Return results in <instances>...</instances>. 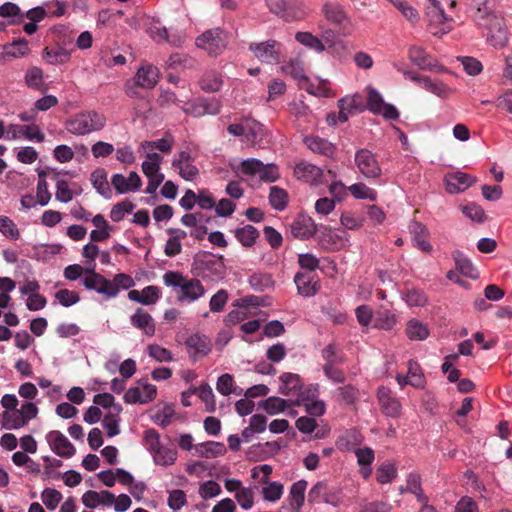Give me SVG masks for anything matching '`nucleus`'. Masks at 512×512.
Returning <instances> with one entry per match:
<instances>
[{
  "label": "nucleus",
  "instance_id": "29",
  "mask_svg": "<svg viewBox=\"0 0 512 512\" xmlns=\"http://www.w3.org/2000/svg\"><path fill=\"white\" fill-rule=\"evenodd\" d=\"M145 160L141 164L143 174L147 179H165L160 172L163 157L158 153H145Z\"/></svg>",
  "mask_w": 512,
  "mask_h": 512
},
{
  "label": "nucleus",
  "instance_id": "21",
  "mask_svg": "<svg viewBox=\"0 0 512 512\" xmlns=\"http://www.w3.org/2000/svg\"><path fill=\"white\" fill-rule=\"evenodd\" d=\"M290 232L295 238L308 239L316 233V224L310 216L300 214L292 222Z\"/></svg>",
  "mask_w": 512,
  "mask_h": 512
},
{
  "label": "nucleus",
  "instance_id": "7",
  "mask_svg": "<svg viewBox=\"0 0 512 512\" xmlns=\"http://www.w3.org/2000/svg\"><path fill=\"white\" fill-rule=\"evenodd\" d=\"M355 165L366 179H376L382 174L381 166L370 150L362 148L355 153Z\"/></svg>",
  "mask_w": 512,
  "mask_h": 512
},
{
  "label": "nucleus",
  "instance_id": "14",
  "mask_svg": "<svg viewBox=\"0 0 512 512\" xmlns=\"http://www.w3.org/2000/svg\"><path fill=\"white\" fill-rule=\"evenodd\" d=\"M46 441L48 442L51 450L60 457H72L76 449L69 439L60 431L53 430L46 434Z\"/></svg>",
  "mask_w": 512,
  "mask_h": 512
},
{
  "label": "nucleus",
  "instance_id": "27",
  "mask_svg": "<svg viewBox=\"0 0 512 512\" xmlns=\"http://www.w3.org/2000/svg\"><path fill=\"white\" fill-rule=\"evenodd\" d=\"M299 294L310 297L319 289L318 278L311 273L298 272L294 277Z\"/></svg>",
  "mask_w": 512,
  "mask_h": 512
},
{
  "label": "nucleus",
  "instance_id": "34",
  "mask_svg": "<svg viewBox=\"0 0 512 512\" xmlns=\"http://www.w3.org/2000/svg\"><path fill=\"white\" fill-rule=\"evenodd\" d=\"M452 258L455 261L456 269L464 276L476 279L479 273L476 267L473 265L470 259H468L464 253L460 250L452 252Z\"/></svg>",
  "mask_w": 512,
  "mask_h": 512
},
{
  "label": "nucleus",
  "instance_id": "8",
  "mask_svg": "<svg viewBox=\"0 0 512 512\" xmlns=\"http://www.w3.org/2000/svg\"><path fill=\"white\" fill-rule=\"evenodd\" d=\"M322 13L329 23L341 28V33L343 35L351 34L353 30L352 23L341 5L326 2L322 6Z\"/></svg>",
  "mask_w": 512,
  "mask_h": 512
},
{
  "label": "nucleus",
  "instance_id": "3",
  "mask_svg": "<svg viewBox=\"0 0 512 512\" xmlns=\"http://www.w3.org/2000/svg\"><path fill=\"white\" fill-rule=\"evenodd\" d=\"M38 407L33 402H25L18 409L4 411L1 414V425L8 430L19 429L37 417Z\"/></svg>",
  "mask_w": 512,
  "mask_h": 512
},
{
  "label": "nucleus",
  "instance_id": "13",
  "mask_svg": "<svg viewBox=\"0 0 512 512\" xmlns=\"http://www.w3.org/2000/svg\"><path fill=\"white\" fill-rule=\"evenodd\" d=\"M320 242L328 250L338 251L349 242V234L345 230L325 226L320 232Z\"/></svg>",
  "mask_w": 512,
  "mask_h": 512
},
{
  "label": "nucleus",
  "instance_id": "58",
  "mask_svg": "<svg viewBox=\"0 0 512 512\" xmlns=\"http://www.w3.org/2000/svg\"><path fill=\"white\" fill-rule=\"evenodd\" d=\"M403 299L410 307H423L428 302L426 294L415 288L408 290L403 296Z\"/></svg>",
  "mask_w": 512,
  "mask_h": 512
},
{
  "label": "nucleus",
  "instance_id": "9",
  "mask_svg": "<svg viewBox=\"0 0 512 512\" xmlns=\"http://www.w3.org/2000/svg\"><path fill=\"white\" fill-rule=\"evenodd\" d=\"M195 44L211 55L220 54L226 47L223 31L219 28L205 31L196 39Z\"/></svg>",
  "mask_w": 512,
  "mask_h": 512
},
{
  "label": "nucleus",
  "instance_id": "17",
  "mask_svg": "<svg viewBox=\"0 0 512 512\" xmlns=\"http://www.w3.org/2000/svg\"><path fill=\"white\" fill-rule=\"evenodd\" d=\"M111 185L118 194H126L138 191L142 186V180L139 174L135 171H131L128 177L117 173L112 176Z\"/></svg>",
  "mask_w": 512,
  "mask_h": 512
},
{
  "label": "nucleus",
  "instance_id": "41",
  "mask_svg": "<svg viewBox=\"0 0 512 512\" xmlns=\"http://www.w3.org/2000/svg\"><path fill=\"white\" fill-rule=\"evenodd\" d=\"M200 87L207 93L217 92L223 86V78L216 71H208L203 74L199 81Z\"/></svg>",
  "mask_w": 512,
  "mask_h": 512
},
{
  "label": "nucleus",
  "instance_id": "11",
  "mask_svg": "<svg viewBox=\"0 0 512 512\" xmlns=\"http://www.w3.org/2000/svg\"><path fill=\"white\" fill-rule=\"evenodd\" d=\"M250 50L253 51L255 57L264 63H277L280 61L282 44L275 40L251 44Z\"/></svg>",
  "mask_w": 512,
  "mask_h": 512
},
{
  "label": "nucleus",
  "instance_id": "6",
  "mask_svg": "<svg viewBox=\"0 0 512 512\" xmlns=\"http://www.w3.org/2000/svg\"><path fill=\"white\" fill-rule=\"evenodd\" d=\"M96 264L92 267H86L85 277L83 278V285L88 290H95L99 294L104 295L107 298H114L117 296V291L114 285H111V281L106 279L99 273L95 272Z\"/></svg>",
  "mask_w": 512,
  "mask_h": 512
},
{
  "label": "nucleus",
  "instance_id": "59",
  "mask_svg": "<svg viewBox=\"0 0 512 512\" xmlns=\"http://www.w3.org/2000/svg\"><path fill=\"white\" fill-rule=\"evenodd\" d=\"M63 496L61 492L53 488H46L41 493V500L47 509L53 511L61 502Z\"/></svg>",
  "mask_w": 512,
  "mask_h": 512
},
{
  "label": "nucleus",
  "instance_id": "26",
  "mask_svg": "<svg viewBox=\"0 0 512 512\" xmlns=\"http://www.w3.org/2000/svg\"><path fill=\"white\" fill-rule=\"evenodd\" d=\"M409 58L420 69L446 72V69L443 66L438 65L436 62H433L421 47H411L409 49Z\"/></svg>",
  "mask_w": 512,
  "mask_h": 512
},
{
  "label": "nucleus",
  "instance_id": "12",
  "mask_svg": "<svg viewBox=\"0 0 512 512\" xmlns=\"http://www.w3.org/2000/svg\"><path fill=\"white\" fill-rule=\"evenodd\" d=\"M367 105L370 111L387 119H397L399 116L397 109L385 103L380 93L372 87H367Z\"/></svg>",
  "mask_w": 512,
  "mask_h": 512
},
{
  "label": "nucleus",
  "instance_id": "39",
  "mask_svg": "<svg viewBox=\"0 0 512 512\" xmlns=\"http://www.w3.org/2000/svg\"><path fill=\"white\" fill-rule=\"evenodd\" d=\"M421 87L441 98H448L454 90L441 80H433L429 77L421 79Z\"/></svg>",
  "mask_w": 512,
  "mask_h": 512
},
{
  "label": "nucleus",
  "instance_id": "45",
  "mask_svg": "<svg viewBox=\"0 0 512 512\" xmlns=\"http://www.w3.org/2000/svg\"><path fill=\"white\" fill-rule=\"evenodd\" d=\"M196 455L205 458H214L225 452L224 444L220 442L208 441L195 446Z\"/></svg>",
  "mask_w": 512,
  "mask_h": 512
},
{
  "label": "nucleus",
  "instance_id": "55",
  "mask_svg": "<svg viewBox=\"0 0 512 512\" xmlns=\"http://www.w3.org/2000/svg\"><path fill=\"white\" fill-rule=\"evenodd\" d=\"M154 462L161 466H170L177 459V451L173 448L163 446L155 454H153Z\"/></svg>",
  "mask_w": 512,
  "mask_h": 512
},
{
  "label": "nucleus",
  "instance_id": "28",
  "mask_svg": "<svg viewBox=\"0 0 512 512\" xmlns=\"http://www.w3.org/2000/svg\"><path fill=\"white\" fill-rule=\"evenodd\" d=\"M131 324L141 330L146 336L152 337L155 334L156 326L152 316L142 308H137L130 317Z\"/></svg>",
  "mask_w": 512,
  "mask_h": 512
},
{
  "label": "nucleus",
  "instance_id": "63",
  "mask_svg": "<svg viewBox=\"0 0 512 512\" xmlns=\"http://www.w3.org/2000/svg\"><path fill=\"white\" fill-rule=\"evenodd\" d=\"M0 232L11 240H18L20 232L16 224L7 216H0Z\"/></svg>",
  "mask_w": 512,
  "mask_h": 512
},
{
  "label": "nucleus",
  "instance_id": "5",
  "mask_svg": "<svg viewBox=\"0 0 512 512\" xmlns=\"http://www.w3.org/2000/svg\"><path fill=\"white\" fill-rule=\"evenodd\" d=\"M227 130L233 136L243 137L251 146H255L263 137V126L251 118H242L239 122L230 124Z\"/></svg>",
  "mask_w": 512,
  "mask_h": 512
},
{
  "label": "nucleus",
  "instance_id": "1",
  "mask_svg": "<svg viewBox=\"0 0 512 512\" xmlns=\"http://www.w3.org/2000/svg\"><path fill=\"white\" fill-rule=\"evenodd\" d=\"M163 281L165 285L176 289L177 300L181 303H192L205 294V288L200 280L184 277L178 272H166Z\"/></svg>",
  "mask_w": 512,
  "mask_h": 512
},
{
  "label": "nucleus",
  "instance_id": "56",
  "mask_svg": "<svg viewBox=\"0 0 512 512\" xmlns=\"http://www.w3.org/2000/svg\"><path fill=\"white\" fill-rule=\"evenodd\" d=\"M300 88L306 90L309 94L318 97L333 96L332 90L328 86L327 81H320L317 85H315L311 83L310 79L308 78V83L302 84Z\"/></svg>",
  "mask_w": 512,
  "mask_h": 512
},
{
  "label": "nucleus",
  "instance_id": "50",
  "mask_svg": "<svg viewBox=\"0 0 512 512\" xmlns=\"http://www.w3.org/2000/svg\"><path fill=\"white\" fill-rule=\"evenodd\" d=\"M295 39L300 44L315 50L318 53H322L325 50L323 42L310 32H297Z\"/></svg>",
  "mask_w": 512,
  "mask_h": 512
},
{
  "label": "nucleus",
  "instance_id": "4",
  "mask_svg": "<svg viewBox=\"0 0 512 512\" xmlns=\"http://www.w3.org/2000/svg\"><path fill=\"white\" fill-rule=\"evenodd\" d=\"M426 18L428 28L434 36L441 37L452 29V18L448 17L437 0H428Z\"/></svg>",
  "mask_w": 512,
  "mask_h": 512
},
{
  "label": "nucleus",
  "instance_id": "44",
  "mask_svg": "<svg viewBox=\"0 0 512 512\" xmlns=\"http://www.w3.org/2000/svg\"><path fill=\"white\" fill-rule=\"evenodd\" d=\"M57 175L58 174H55L54 177L56 180L55 198L61 203H68L73 200L75 195L80 194V192H76L66 180L58 178Z\"/></svg>",
  "mask_w": 512,
  "mask_h": 512
},
{
  "label": "nucleus",
  "instance_id": "46",
  "mask_svg": "<svg viewBox=\"0 0 512 512\" xmlns=\"http://www.w3.org/2000/svg\"><path fill=\"white\" fill-rule=\"evenodd\" d=\"M489 0H474L473 8L475 9L472 17L474 22L478 26L486 25V22L490 20V17L496 16L493 14L488 7Z\"/></svg>",
  "mask_w": 512,
  "mask_h": 512
},
{
  "label": "nucleus",
  "instance_id": "40",
  "mask_svg": "<svg viewBox=\"0 0 512 512\" xmlns=\"http://www.w3.org/2000/svg\"><path fill=\"white\" fill-rule=\"evenodd\" d=\"M91 182L100 195L105 198L111 197L112 191L107 180V172L103 168H98L91 174Z\"/></svg>",
  "mask_w": 512,
  "mask_h": 512
},
{
  "label": "nucleus",
  "instance_id": "33",
  "mask_svg": "<svg viewBox=\"0 0 512 512\" xmlns=\"http://www.w3.org/2000/svg\"><path fill=\"white\" fill-rule=\"evenodd\" d=\"M304 143L312 152L326 157H332L335 153V146L328 140L318 136H308L304 139Z\"/></svg>",
  "mask_w": 512,
  "mask_h": 512
},
{
  "label": "nucleus",
  "instance_id": "52",
  "mask_svg": "<svg viewBox=\"0 0 512 512\" xmlns=\"http://www.w3.org/2000/svg\"><path fill=\"white\" fill-rule=\"evenodd\" d=\"M308 8L302 0H288V12L284 18L300 20L306 17Z\"/></svg>",
  "mask_w": 512,
  "mask_h": 512
},
{
  "label": "nucleus",
  "instance_id": "36",
  "mask_svg": "<svg viewBox=\"0 0 512 512\" xmlns=\"http://www.w3.org/2000/svg\"><path fill=\"white\" fill-rule=\"evenodd\" d=\"M174 145V139L171 135H167L155 141H143L140 144L139 150L144 153H156L154 150H159L163 153H169Z\"/></svg>",
  "mask_w": 512,
  "mask_h": 512
},
{
  "label": "nucleus",
  "instance_id": "47",
  "mask_svg": "<svg viewBox=\"0 0 512 512\" xmlns=\"http://www.w3.org/2000/svg\"><path fill=\"white\" fill-rule=\"evenodd\" d=\"M406 335L410 340L422 341L429 336V329L417 319H411L406 325Z\"/></svg>",
  "mask_w": 512,
  "mask_h": 512
},
{
  "label": "nucleus",
  "instance_id": "51",
  "mask_svg": "<svg viewBox=\"0 0 512 512\" xmlns=\"http://www.w3.org/2000/svg\"><path fill=\"white\" fill-rule=\"evenodd\" d=\"M410 228L412 233L415 235L414 240L416 242L417 247L425 252L431 251L432 247L430 243L427 241V229L418 222H414Z\"/></svg>",
  "mask_w": 512,
  "mask_h": 512
},
{
  "label": "nucleus",
  "instance_id": "64",
  "mask_svg": "<svg viewBox=\"0 0 512 512\" xmlns=\"http://www.w3.org/2000/svg\"><path fill=\"white\" fill-rule=\"evenodd\" d=\"M134 204L131 201L124 200L120 203L114 205L110 211V218L114 222L121 221L126 214H129L133 211Z\"/></svg>",
  "mask_w": 512,
  "mask_h": 512
},
{
  "label": "nucleus",
  "instance_id": "38",
  "mask_svg": "<svg viewBox=\"0 0 512 512\" xmlns=\"http://www.w3.org/2000/svg\"><path fill=\"white\" fill-rule=\"evenodd\" d=\"M295 406H303L308 414L314 417L322 416L325 413V404L321 400L313 399L306 393L303 397L293 401Z\"/></svg>",
  "mask_w": 512,
  "mask_h": 512
},
{
  "label": "nucleus",
  "instance_id": "62",
  "mask_svg": "<svg viewBox=\"0 0 512 512\" xmlns=\"http://www.w3.org/2000/svg\"><path fill=\"white\" fill-rule=\"evenodd\" d=\"M175 415V411L170 405H164L162 408L158 409L157 412L153 415V421L161 426L166 427L171 424Z\"/></svg>",
  "mask_w": 512,
  "mask_h": 512
},
{
  "label": "nucleus",
  "instance_id": "54",
  "mask_svg": "<svg viewBox=\"0 0 512 512\" xmlns=\"http://www.w3.org/2000/svg\"><path fill=\"white\" fill-rule=\"evenodd\" d=\"M198 397L205 404L206 412L213 413L216 410L215 395H214L213 390L209 384L203 383L200 385Z\"/></svg>",
  "mask_w": 512,
  "mask_h": 512
},
{
  "label": "nucleus",
  "instance_id": "16",
  "mask_svg": "<svg viewBox=\"0 0 512 512\" xmlns=\"http://www.w3.org/2000/svg\"><path fill=\"white\" fill-rule=\"evenodd\" d=\"M279 380L281 382L279 393L288 396L289 399L298 400V398L303 397L306 394L298 374L283 373L279 377Z\"/></svg>",
  "mask_w": 512,
  "mask_h": 512
},
{
  "label": "nucleus",
  "instance_id": "57",
  "mask_svg": "<svg viewBox=\"0 0 512 512\" xmlns=\"http://www.w3.org/2000/svg\"><path fill=\"white\" fill-rule=\"evenodd\" d=\"M257 229L252 225H246L242 228H239L235 231L236 238L244 245V246H252L255 240L258 237Z\"/></svg>",
  "mask_w": 512,
  "mask_h": 512
},
{
  "label": "nucleus",
  "instance_id": "32",
  "mask_svg": "<svg viewBox=\"0 0 512 512\" xmlns=\"http://www.w3.org/2000/svg\"><path fill=\"white\" fill-rule=\"evenodd\" d=\"M306 488L307 482L305 480L297 481L291 486L289 493V512H301V507L304 504Z\"/></svg>",
  "mask_w": 512,
  "mask_h": 512
},
{
  "label": "nucleus",
  "instance_id": "24",
  "mask_svg": "<svg viewBox=\"0 0 512 512\" xmlns=\"http://www.w3.org/2000/svg\"><path fill=\"white\" fill-rule=\"evenodd\" d=\"M82 503L89 509H94L100 505L110 507L114 503V494L108 490L100 492L88 490L82 495Z\"/></svg>",
  "mask_w": 512,
  "mask_h": 512
},
{
  "label": "nucleus",
  "instance_id": "22",
  "mask_svg": "<svg viewBox=\"0 0 512 512\" xmlns=\"http://www.w3.org/2000/svg\"><path fill=\"white\" fill-rule=\"evenodd\" d=\"M280 71L287 76L298 82L299 87L302 84L308 83V76L304 68V61L299 57H294L288 61H284L280 66Z\"/></svg>",
  "mask_w": 512,
  "mask_h": 512
},
{
  "label": "nucleus",
  "instance_id": "2",
  "mask_svg": "<svg viewBox=\"0 0 512 512\" xmlns=\"http://www.w3.org/2000/svg\"><path fill=\"white\" fill-rule=\"evenodd\" d=\"M107 123L104 113L97 110L81 111L65 122V128L73 135L83 136L101 131Z\"/></svg>",
  "mask_w": 512,
  "mask_h": 512
},
{
  "label": "nucleus",
  "instance_id": "43",
  "mask_svg": "<svg viewBox=\"0 0 512 512\" xmlns=\"http://www.w3.org/2000/svg\"><path fill=\"white\" fill-rule=\"evenodd\" d=\"M293 399H282L279 397H269L263 401V409L270 415H276L280 412L285 411L287 408L295 406Z\"/></svg>",
  "mask_w": 512,
  "mask_h": 512
},
{
  "label": "nucleus",
  "instance_id": "10",
  "mask_svg": "<svg viewBox=\"0 0 512 512\" xmlns=\"http://www.w3.org/2000/svg\"><path fill=\"white\" fill-rule=\"evenodd\" d=\"M157 395L156 386L147 382H138L130 387L124 394V401L128 404H147L153 401Z\"/></svg>",
  "mask_w": 512,
  "mask_h": 512
},
{
  "label": "nucleus",
  "instance_id": "37",
  "mask_svg": "<svg viewBox=\"0 0 512 512\" xmlns=\"http://www.w3.org/2000/svg\"><path fill=\"white\" fill-rule=\"evenodd\" d=\"M333 495L328 492V487L324 482H317L308 493V501L310 503L324 502L336 505Z\"/></svg>",
  "mask_w": 512,
  "mask_h": 512
},
{
  "label": "nucleus",
  "instance_id": "48",
  "mask_svg": "<svg viewBox=\"0 0 512 512\" xmlns=\"http://www.w3.org/2000/svg\"><path fill=\"white\" fill-rule=\"evenodd\" d=\"M217 391L224 395L228 396L230 394L240 395L242 393V389L237 388L234 385V379L231 374L225 373L218 377L216 382Z\"/></svg>",
  "mask_w": 512,
  "mask_h": 512
},
{
  "label": "nucleus",
  "instance_id": "25",
  "mask_svg": "<svg viewBox=\"0 0 512 512\" xmlns=\"http://www.w3.org/2000/svg\"><path fill=\"white\" fill-rule=\"evenodd\" d=\"M294 175L297 179L306 183L317 185L321 182L323 176L322 170L305 161L298 163L294 168Z\"/></svg>",
  "mask_w": 512,
  "mask_h": 512
},
{
  "label": "nucleus",
  "instance_id": "23",
  "mask_svg": "<svg viewBox=\"0 0 512 512\" xmlns=\"http://www.w3.org/2000/svg\"><path fill=\"white\" fill-rule=\"evenodd\" d=\"M135 84L144 89H152L160 79L157 67L151 64L142 65L135 74Z\"/></svg>",
  "mask_w": 512,
  "mask_h": 512
},
{
  "label": "nucleus",
  "instance_id": "49",
  "mask_svg": "<svg viewBox=\"0 0 512 512\" xmlns=\"http://www.w3.org/2000/svg\"><path fill=\"white\" fill-rule=\"evenodd\" d=\"M407 378L409 385L415 388H424L426 379L420 365L416 361L410 360L408 362Z\"/></svg>",
  "mask_w": 512,
  "mask_h": 512
},
{
  "label": "nucleus",
  "instance_id": "30",
  "mask_svg": "<svg viewBox=\"0 0 512 512\" xmlns=\"http://www.w3.org/2000/svg\"><path fill=\"white\" fill-rule=\"evenodd\" d=\"M160 297V290L157 286H147L142 291L130 290L128 292V298L131 301L140 303L142 305H153Z\"/></svg>",
  "mask_w": 512,
  "mask_h": 512
},
{
  "label": "nucleus",
  "instance_id": "31",
  "mask_svg": "<svg viewBox=\"0 0 512 512\" xmlns=\"http://www.w3.org/2000/svg\"><path fill=\"white\" fill-rule=\"evenodd\" d=\"M122 407H113L112 411H106L102 417V426L108 437H115L120 433Z\"/></svg>",
  "mask_w": 512,
  "mask_h": 512
},
{
  "label": "nucleus",
  "instance_id": "19",
  "mask_svg": "<svg viewBox=\"0 0 512 512\" xmlns=\"http://www.w3.org/2000/svg\"><path fill=\"white\" fill-rule=\"evenodd\" d=\"M377 397L384 414L393 418L400 416L402 410L401 403L396 397L392 396V392L389 388L380 387Z\"/></svg>",
  "mask_w": 512,
  "mask_h": 512
},
{
  "label": "nucleus",
  "instance_id": "61",
  "mask_svg": "<svg viewBox=\"0 0 512 512\" xmlns=\"http://www.w3.org/2000/svg\"><path fill=\"white\" fill-rule=\"evenodd\" d=\"M269 201L273 208L283 210L287 205L286 191L277 186H273L270 189Z\"/></svg>",
  "mask_w": 512,
  "mask_h": 512
},
{
  "label": "nucleus",
  "instance_id": "42",
  "mask_svg": "<svg viewBox=\"0 0 512 512\" xmlns=\"http://www.w3.org/2000/svg\"><path fill=\"white\" fill-rule=\"evenodd\" d=\"M24 81L29 88L40 92L47 90V85L43 79V71L39 67L34 66L29 68L25 73Z\"/></svg>",
  "mask_w": 512,
  "mask_h": 512
},
{
  "label": "nucleus",
  "instance_id": "35",
  "mask_svg": "<svg viewBox=\"0 0 512 512\" xmlns=\"http://www.w3.org/2000/svg\"><path fill=\"white\" fill-rule=\"evenodd\" d=\"M262 304L261 299L257 296H246L237 301L236 306H238L237 310H233L229 313V319L231 321H241L247 316V308L249 307H258Z\"/></svg>",
  "mask_w": 512,
  "mask_h": 512
},
{
  "label": "nucleus",
  "instance_id": "20",
  "mask_svg": "<svg viewBox=\"0 0 512 512\" xmlns=\"http://www.w3.org/2000/svg\"><path fill=\"white\" fill-rule=\"evenodd\" d=\"M172 166L177 169L179 175L187 181L194 180L199 174L198 168L193 164L190 153L186 151L178 153L177 157L172 162Z\"/></svg>",
  "mask_w": 512,
  "mask_h": 512
},
{
  "label": "nucleus",
  "instance_id": "60",
  "mask_svg": "<svg viewBox=\"0 0 512 512\" xmlns=\"http://www.w3.org/2000/svg\"><path fill=\"white\" fill-rule=\"evenodd\" d=\"M9 50L10 59H17L25 57L29 54L30 49L28 45V41L26 39H20L17 41H13L12 43L5 44Z\"/></svg>",
  "mask_w": 512,
  "mask_h": 512
},
{
  "label": "nucleus",
  "instance_id": "53",
  "mask_svg": "<svg viewBox=\"0 0 512 512\" xmlns=\"http://www.w3.org/2000/svg\"><path fill=\"white\" fill-rule=\"evenodd\" d=\"M348 190L356 199H368L370 201H375L377 199V192L361 182L352 184L348 187Z\"/></svg>",
  "mask_w": 512,
  "mask_h": 512
},
{
  "label": "nucleus",
  "instance_id": "18",
  "mask_svg": "<svg viewBox=\"0 0 512 512\" xmlns=\"http://www.w3.org/2000/svg\"><path fill=\"white\" fill-rule=\"evenodd\" d=\"M446 191L450 194L461 193L475 183V179L464 172L449 173L444 178Z\"/></svg>",
  "mask_w": 512,
  "mask_h": 512
},
{
  "label": "nucleus",
  "instance_id": "15",
  "mask_svg": "<svg viewBox=\"0 0 512 512\" xmlns=\"http://www.w3.org/2000/svg\"><path fill=\"white\" fill-rule=\"evenodd\" d=\"M487 29V41L494 47H503L507 43V32L504 25L503 18L499 16H492L482 25Z\"/></svg>",
  "mask_w": 512,
  "mask_h": 512
}]
</instances>
